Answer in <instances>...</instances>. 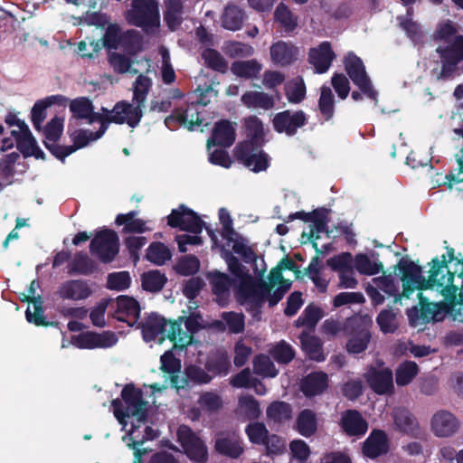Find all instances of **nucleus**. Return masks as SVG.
I'll use <instances>...</instances> for the list:
<instances>
[{
	"mask_svg": "<svg viewBox=\"0 0 463 463\" xmlns=\"http://www.w3.org/2000/svg\"><path fill=\"white\" fill-rule=\"evenodd\" d=\"M430 264L431 266L429 270V278L426 279L422 276L420 266L404 258L399 260L396 267L402 274L401 280L403 287V298H409L415 289L422 291L432 289L435 287L437 277L439 276V268L440 267L438 262V257L433 258Z\"/></svg>",
	"mask_w": 463,
	"mask_h": 463,
	"instance_id": "obj_1",
	"label": "nucleus"
},
{
	"mask_svg": "<svg viewBox=\"0 0 463 463\" xmlns=\"http://www.w3.org/2000/svg\"><path fill=\"white\" fill-rule=\"evenodd\" d=\"M121 398L111 402L114 416L119 422L130 416L136 417L138 421L146 420L148 402L144 400L141 389L128 383L121 391Z\"/></svg>",
	"mask_w": 463,
	"mask_h": 463,
	"instance_id": "obj_2",
	"label": "nucleus"
},
{
	"mask_svg": "<svg viewBox=\"0 0 463 463\" xmlns=\"http://www.w3.org/2000/svg\"><path fill=\"white\" fill-rule=\"evenodd\" d=\"M156 0H133L127 12V21L148 33L160 26V14Z\"/></svg>",
	"mask_w": 463,
	"mask_h": 463,
	"instance_id": "obj_3",
	"label": "nucleus"
},
{
	"mask_svg": "<svg viewBox=\"0 0 463 463\" xmlns=\"http://www.w3.org/2000/svg\"><path fill=\"white\" fill-rule=\"evenodd\" d=\"M455 273L448 270L439 279L437 277L435 287L441 288L440 292L447 302L440 303L442 310L452 317L454 320L463 323V292H458V287L453 284Z\"/></svg>",
	"mask_w": 463,
	"mask_h": 463,
	"instance_id": "obj_4",
	"label": "nucleus"
},
{
	"mask_svg": "<svg viewBox=\"0 0 463 463\" xmlns=\"http://www.w3.org/2000/svg\"><path fill=\"white\" fill-rule=\"evenodd\" d=\"M90 251L101 263H111L119 252L118 233L108 228L97 232L90 243Z\"/></svg>",
	"mask_w": 463,
	"mask_h": 463,
	"instance_id": "obj_5",
	"label": "nucleus"
},
{
	"mask_svg": "<svg viewBox=\"0 0 463 463\" xmlns=\"http://www.w3.org/2000/svg\"><path fill=\"white\" fill-rule=\"evenodd\" d=\"M177 442L186 457L197 463H206L208 448L204 440L191 427L182 424L176 430Z\"/></svg>",
	"mask_w": 463,
	"mask_h": 463,
	"instance_id": "obj_6",
	"label": "nucleus"
},
{
	"mask_svg": "<svg viewBox=\"0 0 463 463\" xmlns=\"http://www.w3.org/2000/svg\"><path fill=\"white\" fill-rule=\"evenodd\" d=\"M344 66L353 83L363 94L376 101L378 93L373 87L362 59L354 52H349L344 58Z\"/></svg>",
	"mask_w": 463,
	"mask_h": 463,
	"instance_id": "obj_7",
	"label": "nucleus"
},
{
	"mask_svg": "<svg viewBox=\"0 0 463 463\" xmlns=\"http://www.w3.org/2000/svg\"><path fill=\"white\" fill-rule=\"evenodd\" d=\"M200 328L201 325L197 317H179L176 320L170 323L166 337L174 343L175 348L182 350L192 344L194 335Z\"/></svg>",
	"mask_w": 463,
	"mask_h": 463,
	"instance_id": "obj_8",
	"label": "nucleus"
},
{
	"mask_svg": "<svg viewBox=\"0 0 463 463\" xmlns=\"http://www.w3.org/2000/svg\"><path fill=\"white\" fill-rule=\"evenodd\" d=\"M152 87V80L140 74L137 77L134 85H133V103L134 105L128 103L126 100H121L120 102H124L129 108L127 109V112L129 115L128 126L131 128H136L138 126L142 117L143 111L142 107L144 106L147 94Z\"/></svg>",
	"mask_w": 463,
	"mask_h": 463,
	"instance_id": "obj_9",
	"label": "nucleus"
},
{
	"mask_svg": "<svg viewBox=\"0 0 463 463\" xmlns=\"http://www.w3.org/2000/svg\"><path fill=\"white\" fill-rule=\"evenodd\" d=\"M348 339L345 350L348 354H359L364 352L372 339L369 326L358 318H350L345 325Z\"/></svg>",
	"mask_w": 463,
	"mask_h": 463,
	"instance_id": "obj_10",
	"label": "nucleus"
},
{
	"mask_svg": "<svg viewBox=\"0 0 463 463\" xmlns=\"http://www.w3.org/2000/svg\"><path fill=\"white\" fill-rule=\"evenodd\" d=\"M167 224L171 228H178L184 232L200 234L205 222L194 210L184 204H180L178 208L173 209L167 216Z\"/></svg>",
	"mask_w": 463,
	"mask_h": 463,
	"instance_id": "obj_11",
	"label": "nucleus"
},
{
	"mask_svg": "<svg viewBox=\"0 0 463 463\" xmlns=\"http://www.w3.org/2000/svg\"><path fill=\"white\" fill-rule=\"evenodd\" d=\"M307 123V114L299 109L291 111L289 109L275 114L272 119L273 129L279 134H286L288 137L295 136L298 128Z\"/></svg>",
	"mask_w": 463,
	"mask_h": 463,
	"instance_id": "obj_12",
	"label": "nucleus"
},
{
	"mask_svg": "<svg viewBox=\"0 0 463 463\" xmlns=\"http://www.w3.org/2000/svg\"><path fill=\"white\" fill-rule=\"evenodd\" d=\"M118 338L114 332L97 333L87 331L71 338L73 345L80 349L109 348L115 345Z\"/></svg>",
	"mask_w": 463,
	"mask_h": 463,
	"instance_id": "obj_13",
	"label": "nucleus"
},
{
	"mask_svg": "<svg viewBox=\"0 0 463 463\" xmlns=\"http://www.w3.org/2000/svg\"><path fill=\"white\" fill-rule=\"evenodd\" d=\"M236 160L254 173L266 171L269 166V156L263 150H252L250 145L236 146Z\"/></svg>",
	"mask_w": 463,
	"mask_h": 463,
	"instance_id": "obj_14",
	"label": "nucleus"
},
{
	"mask_svg": "<svg viewBox=\"0 0 463 463\" xmlns=\"http://www.w3.org/2000/svg\"><path fill=\"white\" fill-rule=\"evenodd\" d=\"M364 377L369 387L376 394H391L394 391L393 373L388 367L377 369L374 366H370Z\"/></svg>",
	"mask_w": 463,
	"mask_h": 463,
	"instance_id": "obj_15",
	"label": "nucleus"
},
{
	"mask_svg": "<svg viewBox=\"0 0 463 463\" xmlns=\"http://www.w3.org/2000/svg\"><path fill=\"white\" fill-rule=\"evenodd\" d=\"M206 279L212 288V293L221 307H225L230 301L232 279L226 273L217 269L206 273Z\"/></svg>",
	"mask_w": 463,
	"mask_h": 463,
	"instance_id": "obj_16",
	"label": "nucleus"
},
{
	"mask_svg": "<svg viewBox=\"0 0 463 463\" xmlns=\"http://www.w3.org/2000/svg\"><path fill=\"white\" fill-rule=\"evenodd\" d=\"M390 444L386 432L380 429H373L362 443L364 457L375 459L389 452Z\"/></svg>",
	"mask_w": 463,
	"mask_h": 463,
	"instance_id": "obj_17",
	"label": "nucleus"
},
{
	"mask_svg": "<svg viewBox=\"0 0 463 463\" xmlns=\"http://www.w3.org/2000/svg\"><path fill=\"white\" fill-rule=\"evenodd\" d=\"M56 295L62 300L82 301L92 295V289L85 279H68L62 282Z\"/></svg>",
	"mask_w": 463,
	"mask_h": 463,
	"instance_id": "obj_18",
	"label": "nucleus"
},
{
	"mask_svg": "<svg viewBox=\"0 0 463 463\" xmlns=\"http://www.w3.org/2000/svg\"><path fill=\"white\" fill-rule=\"evenodd\" d=\"M236 123L228 119H220L214 123L212 130V136L207 141V146H217L221 147H230L236 139Z\"/></svg>",
	"mask_w": 463,
	"mask_h": 463,
	"instance_id": "obj_19",
	"label": "nucleus"
},
{
	"mask_svg": "<svg viewBox=\"0 0 463 463\" xmlns=\"http://www.w3.org/2000/svg\"><path fill=\"white\" fill-rule=\"evenodd\" d=\"M141 308L137 300L128 296H119L117 298V309L114 317L120 322L133 326L138 323Z\"/></svg>",
	"mask_w": 463,
	"mask_h": 463,
	"instance_id": "obj_20",
	"label": "nucleus"
},
{
	"mask_svg": "<svg viewBox=\"0 0 463 463\" xmlns=\"http://www.w3.org/2000/svg\"><path fill=\"white\" fill-rule=\"evenodd\" d=\"M430 425L437 437L447 438L458 430L460 423L454 414L449 411L440 410L432 416Z\"/></svg>",
	"mask_w": 463,
	"mask_h": 463,
	"instance_id": "obj_21",
	"label": "nucleus"
},
{
	"mask_svg": "<svg viewBox=\"0 0 463 463\" xmlns=\"http://www.w3.org/2000/svg\"><path fill=\"white\" fill-rule=\"evenodd\" d=\"M396 430L411 438L421 437V430L416 417L406 408H396L392 411Z\"/></svg>",
	"mask_w": 463,
	"mask_h": 463,
	"instance_id": "obj_22",
	"label": "nucleus"
},
{
	"mask_svg": "<svg viewBox=\"0 0 463 463\" xmlns=\"http://www.w3.org/2000/svg\"><path fill=\"white\" fill-rule=\"evenodd\" d=\"M340 427L343 432L349 437H362L368 430V423L356 410H346L342 413Z\"/></svg>",
	"mask_w": 463,
	"mask_h": 463,
	"instance_id": "obj_23",
	"label": "nucleus"
},
{
	"mask_svg": "<svg viewBox=\"0 0 463 463\" xmlns=\"http://www.w3.org/2000/svg\"><path fill=\"white\" fill-rule=\"evenodd\" d=\"M215 451L224 457L238 458L244 452L242 441L235 433L220 434L214 442Z\"/></svg>",
	"mask_w": 463,
	"mask_h": 463,
	"instance_id": "obj_24",
	"label": "nucleus"
},
{
	"mask_svg": "<svg viewBox=\"0 0 463 463\" xmlns=\"http://www.w3.org/2000/svg\"><path fill=\"white\" fill-rule=\"evenodd\" d=\"M335 54L329 42L321 43L317 48H312L308 53V61L314 65L319 74L325 73L330 68Z\"/></svg>",
	"mask_w": 463,
	"mask_h": 463,
	"instance_id": "obj_25",
	"label": "nucleus"
},
{
	"mask_svg": "<svg viewBox=\"0 0 463 463\" xmlns=\"http://www.w3.org/2000/svg\"><path fill=\"white\" fill-rule=\"evenodd\" d=\"M129 107L124 102H117L112 109V110H109L106 108H102V112L107 113V117L100 122L99 128L93 132V137L96 140L99 139L107 131L109 125L110 123L116 124H124L127 123L128 125L129 115L127 112V109Z\"/></svg>",
	"mask_w": 463,
	"mask_h": 463,
	"instance_id": "obj_26",
	"label": "nucleus"
},
{
	"mask_svg": "<svg viewBox=\"0 0 463 463\" xmlns=\"http://www.w3.org/2000/svg\"><path fill=\"white\" fill-rule=\"evenodd\" d=\"M269 52L272 62L281 67L292 64L298 54V49L293 43L284 41L273 43Z\"/></svg>",
	"mask_w": 463,
	"mask_h": 463,
	"instance_id": "obj_27",
	"label": "nucleus"
},
{
	"mask_svg": "<svg viewBox=\"0 0 463 463\" xmlns=\"http://www.w3.org/2000/svg\"><path fill=\"white\" fill-rule=\"evenodd\" d=\"M328 387V375L316 371L305 376L300 383V391L306 397H314L323 393Z\"/></svg>",
	"mask_w": 463,
	"mask_h": 463,
	"instance_id": "obj_28",
	"label": "nucleus"
},
{
	"mask_svg": "<svg viewBox=\"0 0 463 463\" xmlns=\"http://www.w3.org/2000/svg\"><path fill=\"white\" fill-rule=\"evenodd\" d=\"M318 422L317 413L311 409L300 411L297 416L294 430L305 438H310L317 431Z\"/></svg>",
	"mask_w": 463,
	"mask_h": 463,
	"instance_id": "obj_29",
	"label": "nucleus"
},
{
	"mask_svg": "<svg viewBox=\"0 0 463 463\" xmlns=\"http://www.w3.org/2000/svg\"><path fill=\"white\" fill-rule=\"evenodd\" d=\"M167 323L165 317L156 313L150 314L145 322L139 323L144 340L146 342L155 341L159 335H163Z\"/></svg>",
	"mask_w": 463,
	"mask_h": 463,
	"instance_id": "obj_30",
	"label": "nucleus"
},
{
	"mask_svg": "<svg viewBox=\"0 0 463 463\" xmlns=\"http://www.w3.org/2000/svg\"><path fill=\"white\" fill-rule=\"evenodd\" d=\"M184 3L182 0H167L164 11V21L171 32H175L183 24Z\"/></svg>",
	"mask_w": 463,
	"mask_h": 463,
	"instance_id": "obj_31",
	"label": "nucleus"
},
{
	"mask_svg": "<svg viewBox=\"0 0 463 463\" xmlns=\"http://www.w3.org/2000/svg\"><path fill=\"white\" fill-rule=\"evenodd\" d=\"M137 212L130 211L127 213H119L115 219L118 226L124 225L122 232L124 233H144L150 231L146 225V222L137 218Z\"/></svg>",
	"mask_w": 463,
	"mask_h": 463,
	"instance_id": "obj_32",
	"label": "nucleus"
},
{
	"mask_svg": "<svg viewBox=\"0 0 463 463\" xmlns=\"http://www.w3.org/2000/svg\"><path fill=\"white\" fill-rule=\"evenodd\" d=\"M24 302L32 303L33 311L31 310V307L28 306L25 311L26 320L37 326H48L52 325V322H47L44 316V310L43 307V298L41 296L37 297H25L21 298Z\"/></svg>",
	"mask_w": 463,
	"mask_h": 463,
	"instance_id": "obj_33",
	"label": "nucleus"
},
{
	"mask_svg": "<svg viewBox=\"0 0 463 463\" xmlns=\"http://www.w3.org/2000/svg\"><path fill=\"white\" fill-rule=\"evenodd\" d=\"M98 269L99 266L95 260L90 259L87 253L79 251L74 255L71 262L69 274L90 276L98 271Z\"/></svg>",
	"mask_w": 463,
	"mask_h": 463,
	"instance_id": "obj_34",
	"label": "nucleus"
},
{
	"mask_svg": "<svg viewBox=\"0 0 463 463\" xmlns=\"http://www.w3.org/2000/svg\"><path fill=\"white\" fill-rule=\"evenodd\" d=\"M436 52L439 54L441 61H448L452 65H458L463 61V35H456L454 41L445 46H439Z\"/></svg>",
	"mask_w": 463,
	"mask_h": 463,
	"instance_id": "obj_35",
	"label": "nucleus"
},
{
	"mask_svg": "<svg viewBox=\"0 0 463 463\" xmlns=\"http://www.w3.org/2000/svg\"><path fill=\"white\" fill-rule=\"evenodd\" d=\"M246 14L243 9L236 5H228L222 15V26L230 31L240 30L246 19Z\"/></svg>",
	"mask_w": 463,
	"mask_h": 463,
	"instance_id": "obj_36",
	"label": "nucleus"
},
{
	"mask_svg": "<svg viewBox=\"0 0 463 463\" xmlns=\"http://www.w3.org/2000/svg\"><path fill=\"white\" fill-rule=\"evenodd\" d=\"M302 350L311 359L317 362L325 360L323 354L322 344L317 336L312 335L307 332L303 331L299 335Z\"/></svg>",
	"mask_w": 463,
	"mask_h": 463,
	"instance_id": "obj_37",
	"label": "nucleus"
},
{
	"mask_svg": "<svg viewBox=\"0 0 463 463\" xmlns=\"http://www.w3.org/2000/svg\"><path fill=\"white\" fill-rule=\"evenodd\" d=\"M232 364L229 355L224 351H218L209 356L205 363V369L214 375H227Z\"/></svg>",
	"mask_w": 463,
	"mask_h": 463,
	"instance_id": "obj_38",
	"label": "nucleus"
},
{
	"mask_svg": "<svg viewBox=\"0 0 463 463\" xmlns=\"http://www.w3.org/2000/svg\"><path fill=\"white\" fill-rule=\"evenodd\" d=\"M266 415L269 420L280 424L292 418V407L286 402L274 401L267 407Z\"/></svg>",
	"mask_w": 463,
	"mask_h": 463,
	"instance_id": "obj_39",
	"label": "nucleus"
},
{
	"mask_svg": "<svg viewBox=\"0 0 463 463\" xmlns=\"http://www.w3.org/2000/svg\"><path fill=\"white\" fill-rule=\"evenodd\" d=\"M241 99L247 108H260L265 110L271 109L275 104L273 97L262 91H246Z\"/></svg>",
	"mask_w": 463,
	"mask_h": 463,
	"instance_id": "obj_40",
	"label": "nucleus"
},
{
	"mask_svg": "<svg viewBox=\"0 0 463 463\" xmlns=\"http://www.w3.org/2000/svg\"><path fill=\"white\" fill-rule=\"evenodd\" d=\"M24 130L16 131L15 129L11 131L12 137L15 138L16 148L24 156V158L30 157V154H33L32 150L37 144L34 137L29 129L28 126H24Z\"/></svg>",
	"mask_w": 463,
	"mask_h": 463,
	"instance_id": "obj_41",
	"label": "nucleus"
},
{
	"mask_svg": "<svg viewBox=\"0 0 463 463\" xmlns=\"http://www.w3.org/2000/svg\"><path fill=\"white\" fill-rule=\"evenodd\" d=\"M231 384L235 388L254 387L259 395H263L266 392L265 385L259 379L252 378L248 368L235 374L231 380Z\"/></svg>",
	"mask_w": 463,
	"mask_h": 463,
	"instance_id": "obj_42",
	"label": "nucleus"
},
{
	"mask_svg": "<svg viewBox=\"0 0 463 463\" xmlns=\"http://www.w3.org/2000/svg\"><path fill=\"white\" fill-rule=\"evenodd\" d=\"M238 410L240 416L245 420H256L261 415L260 402L252 395L240 397Z\"/></svg>",
	"mask_w": 463,
	"mask_h": 463,
	"instance_id": "obj_43",
	"label": "nucleus"
},
{
	"mask_svg": "<svg viewBox=\"0 0 463 463\" xmlns=\"http://www.w3.org/2000/svg\"><path fill=\"white\" fill-rule=\"evenodd\" d=\"M167 278L165 273L157 269L148 270L141 275V285L144 290L147 292H159L163 289Z\"/></svg>",
	"mask_w": 463,
	"mask_h": 463,
	"instance_id": "obj_44",
	"label": "nucleus"
},
{
	"mask_svg": "<svg viewBox=\"0 0 463 463\" xmlns=\"http://www.w3.org/2000/svg\"><path fill=\"white\" fill-rule=\"evenodd\" d=\"M325 316L323 309L311 303L306 307L295 324L297 327L305 326L314 329L319 320Z\"/></svg>",
	"mask_w": 463,
	"mask_h": 463,
	"instance_id": "obj_45",
	"label": "nucleus"
},
{
	"mask_svg": "<svg viewBox=\"0 0 463 463\" xmlns=\"http://www.w3.org/2000/svg\"><path fill=\"white\" fill-rule=\"evenodd\" d=\"M261 69V64L256 60L236 61L231 65V71L234 75L245 79L256 78Z\"/></svg>",
	"mask_w": 463,
	"mask_h": 463,
	"instance_id": "obj_46",
	"label": "nucleus"
},
{
	"mask_svg": "<svg viewBox=\"0 0 463 463\" xmlns=\"http://www.w3.org/2000/svg\"><path fill=\"white\" fill-rule=\"evenodd\" d=\"M419 373V366L415 362L404 361L395 371V382L398 386L410 384Z\"/></svg>",
	"mask_w": 463,
	"mask_h": 463,
	"instance_id": "obj_47",
	"label": "nucleus"
},
{
	"mask_svg": "<svg viewBox=\"0 0 463 463\" xmlns=\"http://www.w3.org/2000/svg\"><path fill=\"white\" fill-rule=\"evenodd\" d=\"M274 20L279 23L286 33H292L298 27V18L288 7L280 3L275 9Z\"/></svg>",
	"mask_w": 463,
	"mask_h": 463,
	"instance_id": "obj_48",
	"label": "nucleus"
},
{
	"mask_svg": "<svg viewBox=\"0 0 463 463\" xmlns=\"http://www.w3.org/2000/svg\"><path fill=\"white\" fill-rule=\"evenodd\" d=\"M171 257L170 250L160 241L152 242L146 250V260L156 265H164Z\"/></svg>",
	"mask_w": 463,
	"mask_h": 463,
	"instance_id": "obj_49",
	"label": "nucleus"
},
{
	"mask_svg": "<svg viewBox=\"0 0 463 463\" xmlns=\"http://www.w3.org/2000/svg\"><path fill=\"white\" fill-rule=\"evenodd\" d=\"M253 372L262 377L269 378H274L279 373V370L276 368L270 357L263 354H260L254 357Z\"/></svg>",
	"mask_w": 463,
	"mask_h": 463,
	"instance_id": "obj_50",
	"label": "nucleus"
},
{
	"mask_svg": "<svg viewBox=\"0 0 463 463\" xmlns=\"http://www.w3.org/2000/svg\"><path fill=\"white\" fill-rule=\"evenodd\" d=\"M269 354L279 364H288L296 356L294 348L288 342L281 340L274 345Z\"/></svg>",
	"mask_w": 463,
	"mask_h": 463,
	"instance_id": "obj_51",
	"label": "nucleus"
},
{
	"mask_svg": "<svg viewBox=\"0 0 463 463\" xmlns=\"http://www.w3.org/2000/svg\"><path fill=\"white\" fill-rule=\"evenodd\" d=\"M318 99L319 111L326 121L330 120L335 112V97L331 89L326 85L320 89Z\"/></svg>",
	"mask_w": 463,
	"mask_h": 463,
	"instance_id": "obj_52",
	"label": "nucleus"
},
{
	"mask_svg": "<svg viewBox=\"0 0 463 463\" xmlns=\"http://www.w3.org/2000/svg\"><path fill=\"white\" fill-rule=\"evenodd\" d=\"M417 297L419 298L420 309L415 308V312L419 313L418 317L427 322L430 319L438 320L437 316L439 309H442V305L440 303L434 304L429 302V299L421 292H419Z\"/></svg>",
	"mask_w": 463,
	"mask_h": 463,
	"instance_id": "obj_53",
	"label": "nucleus"
},
{
	"mask_svg": "<svg viewBox=\"0 0 463 463\" xmlns=\"http://www.w3.org/2000/svg\"><path fill=\"white\" fill-rule=\"evenodd\" d=\"M202 58L204 61L206 67L218 71L225 72L228 68V63L221 53L213 48H206L202 52Z\"/></svg>",
	"mask_w": 463,
	"mask_h": 463,
	"instance_id": "obj_54",
	"label": "nucleus"
},
{
	"mask_svg": "<svg viewBox=\"0 0 463 463\" xmlns=\"http://www.w3.org/2000/svg\"><path fill=\"white\" fill-rule=\"evenodd\" d=\"M354 268L364 275H376L383 270V265L381 262L372 261L366 254L359 253L354 258Z\"/></svg>",
	"mask_w": 463,
	"mask_h": 463,
	"instance_id": "obj_55",
	"label": "nucleus"
},
{
	"mask_svg": "<svg viewBox=\"0 0 463 463\" xmlns=\"http://www.w3.org/2000/svg\"><path fill=\"white\" fill-rule=\"evenodd\" d=\"M69 107L76 119H85L94 109L92 101L88 97H78L70 100Z\"/></svg>",
	"mask_w": 463,
	"mask_h": 463,
	"instance_id": "obj_56",
	"label": "nucleus"
},
{
	"mask_svg": "<svg viewBox=\"0 0 463 463\" xmlns=\"http://www.w3.org/2000/svg\"><path fill=\"white\" fill-rule=\"evenodd\" d=\"M329 220L323 222H316L310 226L308 233L303 232L302 238L307 237V240L311 241L313 248L318 254L322 253V250L318 248L317 241L320 239L319 233L325 232L328 238H331L332 231L328 229Z\"/></svg>",
	"mask_w": 463,
	"mask_h": 463,
	"instance_id": "obj_57",
	"label": "nucleus"
},
{
	"mask_svg": "<svg viewBox=\"0 0 463 463\" xmlns=\"http://www.w3.org/2000/svg\"><path fill=\"white\" fill-rule=\"evenodd\" d=\"M199 259L193 255H185L182 257L175 265V271L182 276H194L200 269Z\"/></svg>",
	"mask_w": 463,
	"mask_h": 463,
	"instance_id": "obj_58",
	"label": "nucleus"
},
{
	"mask_svg": "<svg viewBox=\"0 0 463 463\" xmlns=\"http://www.w3.org/2000/svg\"><path fill=\"white\" fill-rule=\"evenodd\" d=\"M249 440L252 444L262 445L269 435V432L263 422L254 421L247 425L245 428Z\"/></svg>",
	"mask_w": 463,
	"mask_h": 463,
	"instance_id": "obj_59",
	"label": "nucleus"
},
{
	"mask_svg": "<svg viewBox=\"0 0 463 463\" xmlns=\"http://www.w3.org/2000/svg\"><path fill=\"white\" fill-rule=\"evenodd\" d=\"M232 242H233L232 250L239 254L244 262L256 263L258 256L254 250L247 245V241L242 235H238V238H235Z\"/></svg>",
	"mask_w": 463,
	"mask_h": 463,
	"instance_id": "obj_60",
	"label": "nucleus"
},
{
	"mask_svg": "<svg viewBox=\"0 0 463 463\" xmlns=\"http://www.w3.org/2000/svg\"><path fill=\"white\" fill-rule=\"evenodd\" d=\"M353 256L350 252H342L335 255L326 260V265L335 271H347L353 270Z\"/></svg>",
	"mask_w": 463,
	"mask_h": 463,
	"instance_id": "obj_61",
	"label": "nucleus"
},
{
	"mask_svg": "<svg viewBox=\"0 0 463 463\" xmlns=\"http://www.w3.org/2000/svg\"><path fill=\"white\" fill-rule=\"evenodd\" d=\"M131 278L128 271L109 273L107 279V288L112 290L122 291L130 287Z\"/></svg>",
	"mask_w": 463,
	"mask_h": 463,
	"instance_id": "obj_62",
	"label": "nucleus"
},
{
	"mask_svg": "<svg viewBox=\"0 0 463 463\" xmlns=\"http://www.w3.org/2000/svg\"><path fill=\"white\" fill-rule=\"evenodd\" d=\"M63 122L64 118L55 116L52 118L45 126L43 129V134L45 140L51 142H57L63 131Z\"/></svg>",
	"mask_w": 463,
	"mask_h": 463,
	"instance_id": "obj_63",
	"label": "nucleus"
},
{
	"mask_svg": "<svg viewBox=\"0 0 463 463\" xmlns=\"http://www.w3.org/2000/svg\"><path fill=\"white\" fill-rule=\"evenodd\" d=\"M222 318L231 333L240 334L244 331L245 321L243 314L233 311L223 312Z\"/></svg>",
	"mask_w": 463,
	"mask_h": 463,
	"instance_id": "obj_64",
	"label": "nucleus"
}]
</instances>
